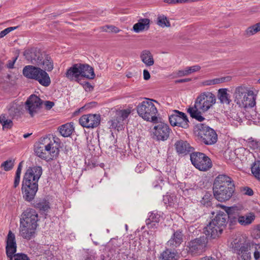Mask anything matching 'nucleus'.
Returning <instances> with one entry per match:
<instances>
[{
    "mask_svg": "<svg viewBox=\"0 0 260 260\" xmlns=\"http://www.w3.org/2000/svg\"><path fill=\"white\" fill-rule=\"evenodd\" d=\"M230 247L242 260H260V244L250 241L245 235L235 234Z\"/></svg>",
    "mask_w": 260,
    "mask_h": 260,
    "instance_id": "1",
    "label": "nucleus"
},
{
    "mask_svg": "<svg viewBox=\"0 0 260 260\" xmlns=\"http://www.w3.org/2000/svg\"><path fill=\"white\" fill-rule=\"evenodd\" d=\"M42 174L40 166L28 168L24 174L22 184V191L25 200L32 201L38 189V181Z\"/></svg>",
    "mask_w": 260,
    "mask_h": 260,
    "instance_id": "2",
    "label": "nucleus"
},
{
    "mask_svg": "<svg viewBox=\"0 0 260 260\" xmlns=\"http://www.w3.org/2000/svg\"><path fill=\"white\" fill-rule=\"evenodd\" d=\"M216 97L211 92H203L196 99L193 106L187 109L191 117L199 122L205 120L203 114L207 112L216 103Z\"/></svg>",
    "mask_w": 260,
    "mask_h": 260,
    "instance_id": "3",
    "label": "nucleus"
},
{
    "mask_svg": "<svg viewBox=\"0 0 260 260\" xmlns=\"http://www.w3.org/2000/svg\"><path fill=\"white\" fill-rule=\"evenodd\" d=\"M38 220V213L35 210L27 209L21 215L19 234L24 239L30 240L35 235Z\"/></svg>",
    "mask_w": 260,
    "mask_h": 260,
    "instance_id": "4",
    "label": "nucleus"
},
{
    "mask_svg": "<svg viewBox=\"0 0 260 260\" xmlns=\"http://www.w3.org/2000/svg\"><path fill=\"white\" fill-rule=\"evenodd\" d=\"M35 152L39 157L49 160L57 156L59 149L54 140L46 137L41 139L35 145Z\"/></svg>",
    "mask_w": 260,
    "mask_h": 260,
    "instance_id": "5",
    "label": "nucleus"
},
{
    "mask_svg": "<svg viewBox=\"0 0 260 260\" xmlns=\"http://www.w3.org/2000/svg\"><path fill=\"white\" fill-rule=\"evenodd\" d=\"M227 215L222 211L217 213L216 216L204 228L203 232L207 239H215L222 233L226 223Z\"/></svg>",
    "mask_w": 260,
    "mask_h": 260,
    "instance_id": "6",
    "label": "nucleus"
},
{
    "mask_svg": "<svg viewBox=\"0 0 260 260\" xmlns=\"http://www.w3.org/2000/svg\"><path fill=\"white\" fill-rule=\"evenodd\" d=\"M138 115L144 120L155 122L157 120V110L152 100L146 99L137 106Z\"/></svg>",
    "mask_w": 260,
    "mask_h": 260,
    "instance_id": "7",
    "label": "nucleus"
},
{
    "mask_svg": "<svg viewBox=\"0 0 260 260\" xmlns=\"http://www.w3.org/2000/svg\"><path fill=\"white\" fill-rule=\"evenodd\" d=\"M208 240L205 236L196 238L188 242L186 245V250L188 254L193 256L202 254L206 250Z\"/></svg>",
    "mask_w": 260,
    "mask_h": 260,
    "instance_id": "8",
    "label": "nucleus"
},
{
    "mask_svg": "<svg viewBox=\"0 0 260 260\" xmlns=\"http://www.w3.org/2000/svg\"><path fill=\"white\" fill-rule=\"evenodd\" d=\"M192 164L200 171H206L210 169L212 166L210 158L201 152H193L190 154Z\"/></svg>",
    "mask_w": 260,
    "mask_h": 260,
    "instance_id": "9",
    "label": "nucleus"
},
{
    "mask_svg": "<svg viewBox=\"0 0 260 260\" xmlns=\"http://www.w3.org/2000/svg\"><path fill=\"white\" fill-rule=\"evenodd\" d=\"M198 137L202 142L206 145H212L217 141L216 132L209 126L201 125L198 132Z\"/></svg>",
    "mask_w": 260,
    "mask_h": 260,
    "instance_id": "10",
    "label": "nucleus"
},
{
    "mask_svg": "<svg viewBox=\"0 0 260 260\" xmlns=\"http://www.w3.org/2000/svg\"><path fill=\"white\" fill-rule=\"evenodd\" d=\"M169 121L172 126H179L185 129L189 127V121L186 115L182 112L175 110L169 116Z\"/></svg>",
    "mask_w": 260,
    "mask_h": 260,
    "instance_id": "11",
    "label": "nucleus"
},
{
    "mask_svg": "<svg viewBox=\"0 0 260 260\" xmlns=\"http://www.w3.org/2000/svg\"><path fill=\"white\" fill-rule=\"evenodd\" d=\"M235 188L231 187H213L215 198L219 202H223L229 200L235 192Z\"/></svg>",
    "mask_w": 260,
    "mask_h": 260,
    "instance_id": "12",
    "label": "nucleus"
},
{
    "mask_svg": "<svg viewBox=\"0 0 260 260\" xmlns=\"http://www.w3.org/2000/svg\"><path fill=\"white\" fill-rule=\"evenodd\" d=\"M43 101L37 95H31L25 102V109L31 117L34 116L41 108Z\"/></svg>",
    "mask_w": 260,
    "mask_h": 260,
    "instance_id": "13",
    "label": "nucleus"
},
{
    "mask_svg": "<svg viewBox=\"0 0 260 260\" xmlns=\"http://www.w3.org/2000/svg\"><path fill=\"white\" fill-rule=\"evenodd\" d=\"M170 129L169 125L160 122L156 123L153 127V133L157 140L165 141L169 137Z\"/></svg>",
    "mask_w": 260,
    "mask_h": 260,
    "instance_id": "14",
    "label": "nucleus"
},
{
    "mask_svg": "<svg viewBox=\"0 0 260 260\" xmlns=\"http://www.w3.org/2000/svg\"><path fill=\"white\" fill-rule=\"evenodd\" d=\"M100 116L98 114H86L82 116L79 119V123L86 128H94L100 123Z\"/></svg>",
    "mask_w": 260,
    "mask_h": 260,
    "instance_id": "15",
    "label": "nucleus"
},
{
    "mask_svg": "<svg viewBox=\"0 0 260 260\" xmlns=\"http://www.w3.org/2000/svg\"><path fill=\"white\" fill-rule=\"evenodd\" d=\"M17 244L15 235L11 231H9L6 238V254L8 257L14 254L16 252Z\"/></svg>",
    "mask_w": 260,
    "mask_h": 260,
    "instance_id": "16",
    "label": "nucleus"
},
{
    "mask_svg": "<svg viewBox=\"0 0 260 260\" xmlns=\"http://www.w3.org/2000/svg\"><path fill=\"white\" fill-rule=\"evenodd\" d=\"M231 187L235 188L233 180L229 176L225 174L218 175L215 179L213 187Z\"/></svg>",
    "mask_w": 260,
    "mask_h": 260,
    "instance_id": "17",
    "label": "nucleus"
},
{
    "mask_svg": "<svg viewBox=\"0 0 260 260\" xmlns=\"http://www.w3.org/2000/svg\"><path fill=\"white\" fill-rule=\"evenodd\" d=\"M43 54L36 48H32L24 51V55L27 60L33 64L36 65Z\"/></svg>",
    "mask_w": 260,
    "mask_h": 260,
    "instance_id": "18",
    "label": "nucleus"
},
{
    "mask_svg": "<svg viewBox=\"0 0 260 260\" xmlns=\"http://www.w3.org/2000/svg\"><path fill=\"white\" fill-rule=\"evenodd\" d=\"M183 240L182 231L179 230L174 232L166 245L168 247L175 249L180 245Z\"/></svg>",
    "mask_w": 260,
    "mask_h": 260,
    "instance_id": "19",
    "label": "nucleus"
},
{
    "mask_svg": "<svg viewBox=\"0 0 260 260\" xmlns=\"http://www.w3.org/2000/svg\"><path fill=\"white\" fill-rule=\"evenodd\" d=\"M234 96L235 102L238 105L239 107L246 105V103H244V102L246 98H247L248 92L245 88L242 86L237 87L235 89Z\"/></svg>",
    "mask_w": 260,
    "mask_h": 260,
    "instance_id": "20",
    "label": "nucleus"
},
{
    "mask_svg": "<svg viewBox=\"0 0 260 260\" xmlns=\"http://www.w3.org/2000/svg\"><path fill=\"white\" fill-rule=\"evenodd\" d=\"M36 66L48 72L51 71L53 69V60L48 55L44 54L39 60Z\"/></svg>",
    "mask_w": 260,
    "mask_h": 260,
    "instance_id": "21",
    "label": "nucleus"
},
{
    "mask_svg": "<svg viewBox=\"0 0 260 260\" xmlns=\"http://www.w3.org/2000/svg\"><path fill=\"white\" fill-rule=\"evenodd\" d=\"M79 63L74 64L65 73V76L70 81H78L80 77Z\"/></svg>",
    "mask_w": 260,
    "mask_h": 260,
    "instance_id": "22",
    "label": "nucleus"
},
{
    "mask_svg": "<svg viewBox=\"0 0 260 260\" xmlns=\"http://www.w3.org/2000/svg\"><path fill=\"white\" fill-rule=\"evenodd\" d=\"M174 146L177 152L179 154H186L193 149V148L186 141L182 140L177 141L174 144Z\"/></svg>",
    "mask_w": 260,
    "mask_h": 260,
    "instance_id": "23",
    "label": "nucleus"
},
{
    "mask_svg": "<svg viewBox=\"0 0 260 260\" xmlns=\"http://www.w3.org/2000/svg\"><path fill=\"white\" fill-rule=\"evenodd\" d=\"M36 76L35 80L37 81L41 85L47 87L50 84L51 80L50 77L45 70L39 68Z\"/></svg>",
    "mask_w": 260,
    "mask_h": 260,
    "instance_id": "24",
    "label": "nucleus"
},
{
    "mask_svg": "<svg viewBox=\"0 0 260 260\" xmlns=\"http://www.w3.org/2000/svg\"><path fill=\"white\" fill-rule=\"evenodd\" d=\"M80 77L92 79L95 77L93 69L87 64L79 63Z\"/></svg>",
    "mask_w": 260,
    "mask_h": 260,
    "instance_id": "25",
    "label": "nucleus"
},
{
    "mask_svg": "<svg viewBox=\"0 0 260 260\" xmlns=\"http://www.w3.org/2000/svg\"><path fill=\"white\" fill-rule=\"evenodd\" d=\"M150 20L148 18L140 19L133 27V30L136 33L148 30L150 27Z\"/></svg>",
    "mask_w": 260,
    "mask_h": 260,
    "instance_id": "26",
    "label": "nucleus"
},
{
    "mask_svg": "<svg viewBox=\"0 0 260 260\" xmlns=\"http://www.w3.org/2000/svg\"><path fill=\"white\" fill-rule=\"evenodd\" d=\"M131 113V109H126L120 110L117 113V117L116 119L112 120V126L113 127L118 126V124L121 125V122L126 119Z\"/></svg>",
    "mask_w": 260,
    "mask_h": 260,
    "instance_id": "27",
    "label": "nucleus"
},
{
    "mask_svg": "<svg viewBox=\"0 0 260 260\" xmlns=\"http://www.w3.org/2000/svg\"><path fill=\"white\" fill-rule=\"evenodd\" d=\"M39 67L31 65L26 66L23 69V75L28 79H35Z\"/></svg>",
    "mask_w": 260,
    "mask_h": 260,
    "instance_id": "28",
    "label": "nucleus"
},
{
    "mask_svg": "<svg viewBox=\"0 0 260 260\" xmlns=\"http://www.w3.org/2000/svg\"><path fill=\"white\" fill-rule=\"evenodd\" d=\"M179 257L178 253L174 249L167 248L161 254V260H178Z\"/></svg>",
    "mask_w": 260,
    "mask_h": 260,
    "instance_id": "29",
    "label": "nucleus"
},
{
    "mask_svg": "<svg viewBox=\"0 0 260 260\" xmlns=\"http://www.w3.org/2000/svg\"><path fill=\"white\" fill-rule=\"evenodd\" d=\"M142 61L148 67L151 66L154 64L153 55L151 52L147 50H143L140 55Z\"/></svg>",
    "mask_w": 260,
    "mask_h": 260,
    "instance_id": "30",
    "label": "nucleus"
},
{
    "mask_svg": "<svg viewBox=\"0 0 260 260\" xmlns=\"http://www.w3.org/2000/svg\"><path fill=\"white\" fill-rule=\"evenodd\" d=\"M230 95L227 92L226 88L219 89L218 91V98L221 104L229 105L231 102Z\"/></svg>",
    "mask_w": 260,
    "mask_h": 260,
    "instance_id": "31",
    "label": "nucleus"
},
{
    "mask_svg": "<svg viewBox=\"0 0 260 260\" xmlns=\"http://www.w3.org/2000/svg\"><path fill=\"white\" fill-rule=\"evenodd\" d=\"M255 219V215L253 213L244 216H240L238 218V222L242 225H247L251 224Z\"/></svg>",
    "mask_w": 260,
    "mask_h": 260,
    "instance_id": "32",
    "label": "nucleus"
},
{
    "mask_svg": "<svg viewBox=\"0 0 260 260\" xmlns=\"http://www.w3.org/2000/svg\"><path fill=\"white\" fill-rule=\"evenodd\" d=\"M231 79V77L228 76L225 77L217 78L213 79L207 80L202 82V84L203 86H209L212 85H215L223 83L225 82H228Z\"/></svg>",
    "mask_w": 260,
    "mask_h": 260,
    "instance_id": "33",
    "label": "nucleus"
},
{
    "mask_svg": "<svg viewBox=\"0 0 260 260\" xmlns=\"http://www.w3.org/2000/svg\"><path fill=\"white\" fill-rule=\"evenodd\" d=\"M160 221V215L151 213L149 216V218L146 219V223L149 228H153L156 226Z\"/></svg>",
    "mask_w": 260,
    "mask_h": 260,
    "instance_id": "34",
    "label": "nucleus"
},
{
    "mask_svg": "<svg viewBox=\"0 0 260 260\" xmlns=\"http://www.w3.org/2000/svg\"><path fill=\"white\" fill-rule=\"evenodd\" d=\"M59 133L64 137L70 136L74 131V127L71 123L64 124L59 127Z\"/></svg>",
    "mask_w": 260,
    "mask_h": 260,
    "instance_id": "35",
    "label": "nucleus"
},
{
    "mask_svg": "<svg viewBox=\"0 0 260 260\" xmlns=\"http://www.w3.org/2000/svg\"><path fill=\"white\" fill-rule=\"evenodd\" d=\"M244 103H246V105L241 106V107L252 108L255 105V97L254 96L252 91H249L248 92V96L247 98H246Z\"/></svg>",
    "mask_w": 260,
    "mask_h": 260,
    "instance_id": "36",
    "label": "nucleus"
},
{
    "mask_svg": "<svg viewBox=\"0 0 260 260\" xmlns=\"http://www.w3.org/2000/svg\"><path fill=\"white\" fill-rule=\"evenodd\" d=\"M156 23L161 27H169L171 26L170 22L167 16L162 14H159L157 16Z\"/></svg>",
    "mask_w": 260,
    "mask_h": 260,
    "instance_id": "37",
    "label": "nucleus"
},
{
    "mask_svg": "<svg viewBox=\"0 0 260 260\" xmlns=\"http://www.w3.org/2000/svg\"><path fill=\"white\" fill-rule=\"evenodd\" d=\"M0 123L2 125L3 129L10 128L13 125L12 121L8 118L6 114L1 115Z\"/></svg>",
    "mask_w": 260,
    "mask_h": 260,
    "instance_id": "38",
    "label": "nucleus"
},
{
    "mask_svg": "<svg viewBox=\"0 0 260 260\" xmlns=\"http://www.w3.org/2000/svg\"><path fill=\"white\" fill-rule=\"evenodd\" d=\"M20 106L16 103H13L10 104L8 107V110L9 114L11 116H14L20 112Z\"/></svg>",
    "mask_w": 260,
    "mask_h": 260,
    "instance_id": "39",
    "label": "nucleus"
},
{
    "mask_svg": "<svg viewBox=\"0 0 260 260\" xmlns=\"http://www.w3.org/2000/svg\"><path fill=\"white\" fill-rule=\"evenodd\" d=\"M251 172L253 175L260 180V161H256L251 167Z\"/></svg>",
    "mask_w": 260,
    "mask_h": 260,
    "instance_id": "40",
    "label": "nucleus"
},
{
    "mask_svg": "<svg viewBox=\"0 0 260 260\" xmlns=\"http://www.w3.org/2000/svg\"><path fill=\"white\" fill-rule=\"evenodd\" d=\"M14 166V160L9 159L3 162L1 165V167L5 171H9L12 170Z\"/></svg>",
    "mask_w": 260,
    "mask_h": 260,
    "instance_id": "41",
    "label": "nucleus"
},
{
    "mask_svg": "<svg viewBox=\"0 0 260 260\" xmlns=\"http://www.w3.org/2000/svg\"><path fill=\"white\" fill-rule=\"evenodd\" d=\"M9 258V260H30L26 254L22 253L15 254Z\"/></svg>",
    "mask_w": 260,
    "mask_h": 260,
    "instance_id": "42",
    "label": "nucleus"
},
{
    "mask_svg": "<svg viewBox=\"0 0 260 260\" xmlns=\"http://www.w3.org/2000/svg\"><path fill=\"white\" fill-rule=\"evenodd\" d=\"M37 205L38 208L44 211H47L50 208L49 202L46 201L40 202Z\"/></svg>",
    "mask_w": 260,
    "mask_h": 260,
    "instance_id": "43",
    "label": "nucleus"
},
{
    "mask_svg": "<svg viewBox=\"0 0 260 260\" xmlns=\"http://www.w3.org/2000/svg\"><path fill=\"white\" fill-rule=\"evenodd\" d=\"M108 29H109V31L115 33H118L120 31L118 27L113 25H106L102 27V29L104 31H107Z\"/></svg>",
    "mask_w": 260,
    "mask_h": 260,
    "instance_id": "44",
    "label": "nucleus"
},
{
    "mask_svg": "<svg viewBox=\"0 0 260 260\" xmlns=\"http://www.w3.org/2000/svg\"><path fill=\"white\" fill-rule=\"evenodd\" d=\"M211 195L209 193H206V194L203 197L201 201V203L205 206H209L211 205L210 199Z\"/></svg>",
    "mask_w": 260,
    "mask_h": 260,
    "instance_id": "45",
    "label": "nucleus"
},
{
    "mask_svg": "<svg viewBox=\"0 0 260 260\" xmlns=\"http://www.w3.org/2000/svg\"><path fill=\"white\" fill-rule=\"evenodd\" d=\"M17 27H18V26L9 27H8V28L5 29L4 30H3V31H2L0 32V38H3L6 35H7L8 33H9L10 32H11L12 30L16 29Z\"/></svg>",
    "mask_w": 260,
    "mask_h": 260,
    "instance_id": "46",
    "label": "nucleus"
},
{
    "mask_svg": "<svg viewBox=\"0 0 260 260\" xmlns=\"http://www.w3.org/2000/svg\"><path fill=\"white\" fill-rule=\"evenodd\" d=\"M255 33L252 26H249L245 31V35L247 37H250L255 35Z\"/></svg>",
    "mask_w": 260,
    "mask_h": 260,
    "instance_id": "47",
    "label": "nucleus"
},
{
    "mask_svg": "<svg viewBox=\"0 0 260 260\" xmlns=\"http://www.w3.org/2000/svg\"><path fill=\"white\" fill-rule=\"evenodd\" d=\"M187 68V72H188V75L192 73H194V72H197L198 71H199L200 69H201V67L199 66H192V67H188V68Z\"/></svg>",
    "mask_w": 260,
    "mask_h": 260,
    "instance_id": "48",
    "label": "nucleus"
},
{
    "mask_svg": "<svg viewBox=\"0 0 260 260\" xmlns=\"http://www.w3.org/2000/svg\"><path fill=\"white\" fill-rule=\"evenodd\" d=\"M243 193L245 195L252 196L253 194V191L252 189L249 187H246L243 189Z\"/></svg>",
    "mask_w": 260,
    "mask_h": 260,
    "instance_id": "49",
    "label": "nucleus"
},
{
    "mask_svg": "<svg viewBox=\"0 0 260 260\" xmlns=\"http://www.w3.org/2000/svg\"><path fill=\"white\" fill-rule=\"evenodd\" d=\"M249 146L253 149H257L260 146V143L258 142L252 141L249 142Z\"/></svg>",
    "mask_w": 260,
    "mask_h": 260,
    "instance_id": "50",
    "label": "nucleus"
},
{
    "mask_svg": "<svg viewBox=\"0 0 260 260\" xmlns=\"http://www.w3.org/2000/svg\"><path fill=\"white\" fill-rule=\"evenodd\" d=\"M44 105L46 109L50 110L54 106V103L53 102L47 101L45 102Z\"/></svg>",
    "mask_w": 260,
    "mask_h": 260,
    "instance_id": "51",
    "label": "nucleus"
},
{
    "mask_svg": "<svg viewBox=\"0 0 260 260\" xmlns=\"http://www.w3.org/2000/svg\"><path fill=\"white\" fill-rule=\"evenodd\" d=\"M177 75L179 77H182V76L188 75V72H187V68H186L184 70L178 71L177 73Z\"/></svg>",
    "mask_w": 260,
    "mask_h": 260,
    "instance_id": "52",
    "label": "nucleus"
},
{
    "mask_svg": "<svg viewBox=\"0 0 260 260\" xmlns=\"http://www.w3.org/2000/svg\"><path fill=\"white\" fill-rule=\"evenodd\" d=\"M22 167V162H21L19 163V164L18 166L16 172L15 176L20 177Z\"/></svg>",
    "mask_w": 260,
    "mask_h": 260,
    "instance_id": "53",
    "label": "nucleus"
},
{
    "mask_svg": "<svg viewBox=\"0 0 260 260\" xmlns=\"http://www.w3.org/2000/svg\"><path fill=\"white\" fill-rule=\"evenodd\" d=\"M20 180V177L16 176H15V179H14V184H13L14 188H16L18 186V185L19 184Z\"/></svg>",
    "mask_w": 260,
    "mask_h": 260,
    "instance_id": "54",
    "label": "nucleus"
},
{
    "mask_svg": "<svg viewBox=\"0 0 260 260\" xmlns=\"http://www.w3.org/2000/svg\"><path fill=\"white\" fill-rule=\"evenodd\" d=\"M255 34L260 31V22L252 25Z\"/></svg>",
    "mask_w": 260,
    "mask_h": 260,
    "instance_id": "55",
    "label": "nucleus"
},
{
    "mask_svg": "<svg viewBox=\"0 0 260 260\" xmlns=\"http://www.w3.org/2000/svg\"><path fill=\"white\" fill-rule=\"evenodd\" d=\"M143 77L145 80H148L150 78V73L147 70H144L143 71Z\"/></svg>",
    "mask_w": 260,
    "mask_h": 260,
    "instance_id": "56",
    "label": "nucleus"
},
{
    "mask_svg": "<svg viewBox=\"0 0 260 260\" xmlns=\"http://www.w3.org/2000/svg\"><path fill=\"white\" fill-rule=\"evenodd\" d=\"M84 88L86 91H91L93 87L88 82H86L84 85Z\"/></svg>",
    "mask_w": 260,
    "mask_h": 260,
    "instance_id": "57",
    "label": "nucleus"
},
{
    "mask_svg": "<svg viewBox=\"0 0 260 260\" xmlns=\"http://www.w3.org/2000/svg\"><path fill=\"white\" fill-rule=\"evenodd\" d=\"M17 59V57H16L13 61H9L8 64H7V67L9 69H12L14 67V63Z\"/></svg>",
    "mask_w": 260,
    "mask_h": 260,
    "instance_id": "58",
    "label": "nucleus"
},
{
    "mask_svg": "<svg viewBox=\"0 0 260 260\" xmlns=\"http://www.w3.org/2000/svg\"><path fill=\"white\" fill-rule=\"evenodd\" d=\"M164 2L169 4H176L180 3L179 0H164Z\"/></svg>",
    "mask_w": 260,
    "mask_h": 260,
    "instance_id": "59",
    "label": "nucleus"
},
{
    "mask_svg": "<svg viewBox=\"0 0 260 260\" xmlns=\"http://www.w3.org/2000/svg\"><path fill=\"white\" fill-rule=\"evenodd\" d=\"M191 81V79L190 78H186V79H179L178 80H176L175 81V83H183V82H187Z\"/></svg>",
    "mask_w": 260,
    "mask_h": 260,
    "instance_id": "60",
    "label": "nucleus"
},
{
    "mask_svg": "<svg viewBox=\"0 0 260 260\" xmlns=\"http://www.w3.org/2000/svg\"><path fill=\"white\" fill-rule=\"evenodd\" d=\"M202 260H215V258L211 256H205L202 258Z\"/></svg>",
    "mask_w": 260,
    "mask_h": 260,
    "instance_id": "61",
    "label": "nucleus"
},
{
    "mask_svg": "<svg viewBox=\"0 0 260 260\" xmlns=\"http://www.w3.org/2000/svg\"><path fill=\"white\" fill-rule=\"evenodd\" d=\"M126 76L128 78H132L133 76V74L131 72H128L126 74Z\"/></svg>",
    "mask_w": 260,
    "mask_h": 260,
    "instance_id": "62",
    "label": "nucleus"
},
{
    "mask_svg": "<svg viewBox=\"0 0 260 260\" xmlns=\"http://www.w3.org/2000/svg\"><path fill=\"white\" fill-rule=\"evenodd\" d=\"M31 134H25L23 135L24 138H27Z\"/></svg>",
    "mask_w": 260,
    "mask_h": 260,
    "instance_id": "63",
    "label": "nucleus"
},
{
    "mask_svg": "<svg viewBox=\"0 0 260 260\" xmlns=\"http://www.w3.org/2000/svg\"><path fill=\"white\" fill-rule=\"evenodd\" d=\"M3 63L2 61H0V70L3 68Z\"/></svg>",
    "mask_w": 260,
    "mask_h": 260,
    "instance_id": "64",
    "label": "nucleus"
}]
</instances>
